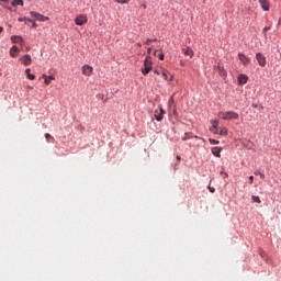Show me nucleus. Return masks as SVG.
Returning <instances> with one entry per match:
<instances>
[{"mask_svg": "<svg viewBox=\"0 0 281 281\" xmlns=\"http://www.w3.org/2000/svg\"><path fill=\"white\" fill-rule=\"evenodd\" d=\"M137 47H142V43H138V44H137Z\"/></svg>", "mask_w": 281, "mask_h": 281, "instance_id": "nucleus-43", "label": "nucleus"}, {"mask_svg": "<svg viewBox=\"0 0 281 281\" xmlns=\"http://www.w3.org/2000/svg\"><path fill=\"white\" fill-rule=\"evenodd\" d=\"M249 80V77L247 75H239L238 76V85H247V81Z\"/></svg>", "mask_w": 281, "mask_h": 281, "instance_id": "nucleus-11", "label": "nucleus"}, {"mask_svg": "<svg viewBox=\"0 0 281 281\" xmlns=\"http://www.w3.org/2000/svg\"><path fill=\"white\" fill-rule=\"evenodd\" d=\"M238 58H239V60H240V63L245 66V67H247V65H249V63H251V59L249 58V57H247L245 54H243V53H239L238 54Z\"/></svg>", "mask_w": 281, "mask_h": 281, "instance_id": "nucleus-6", "label": "nucleus"}, {"mask_svg": "<svg viewBox=\"0 0 281 281\" xmlns=\"http://www.w3.org/2000/svg\"><path fill=\"white\" fill-rule=\"evenodd\" d=\"M31 71H32V69H30V68H27L25 70L26 77H27L29 80H35L36 76L32 75Z\"/></svg>", "mask_w": 281, "mask_h": 281, "instance_id": "nucleus-20", "label": "nucleus"}, {"mask_svg": "<svg viewBox=\"0 0 281 281\" xmlns=\"http://www.w3.org/2000/svg\"><path fill=\"white\" fill-rule=\"evenodd\" d=\"M255 175L258 177V175L260 176V175H262V172H260V171H255Z\"/></svg>", "mask_w": 281, "mask_h": 281, "instance_id": "nucleus-37", "label": "nucleus"}, {"mask_svg": "<svg viewBox=\"0 0 281 281\" xmlns=\"http://www.w3.org/2000/svg\"><path fill=\"white\" fill-rule=\"evenodd\" d=\"M33 21H32V19H27L26 18V20H25V24L27 25L29 23H32Z\"/></svg>", "mask_w": 281, "mask_h": 281, "instance_id": "nucleus-34", "label": "nucleus"}, {"mask_svg": "<svg viewBox=\"0 0 281 281\" xmlns=\"http://www.w3.org/2000/svg\"><path fill=\"white\" fill-rule=\"evenodd\" d=\"M222 150H223V148H221V147H213L211 149V153L214 155V157L221 158Z\"/></svg>", "mask_w": 281, "mask_h": 281, "instance_id": "nucleus-13", "label": "nucleus"}, {"mask_svg": "<svg viewBox=\"0 0 281 281\" xmlns=\"http://www.w3.org/2000/svg\"><path fill=\"white\" fill-rule=\"evenodd\" d=\"M0 76H1V72H0Z\"/></svg>", "mask_w": 281, "mask_h": 281, "instance_id": "nucleus-48", "label": "nucleus"}, {"mask_svg": "<svg viewBox=\"0 0 281 281\" xmlns=\"http://www.w3.org/2000/svg\"><path fill=\"white\" fill-rule=\"evenodd\" d=\"M225 177H227V173H224Z\"/></svg>", "mask_w": 281, "mask_h": 281, "instance_id": "nucleus-46", "label": "nucleus"}, {"mask_svg": "<svg viewBox=\"0 0 281 281\" xmlns=\"http://www.w3.org/2000/svg\"><path fill=\"white\" fill-rule=\"evenodd\" d=\"M12 5L13 8H16V5H23V0H13Z\"/></svg>", "mask_w": 281, "mask_h": 281, "instance_id": "nucleus-21", "label": "nucleus"}, {"mask_svg": "<svg viewBox=\"0 0 281 281\" xmlns=\"http://www.w3.org/2000/svg\"><path fill=\"white\" fill-rule=\"evenodd\" d=\"M182 52H183L184 56H189L190 58H192V56H194V52L190 47L182 48Z\"/></svg>", "mask_w": 281, "mask_h": 281, "instance_id": "nucleus-16", "label": "nucleus"}, {"mask_svg": "<svg viewBox=\"0 0 281 281\" xmlns=\"http://www.w3.org/2000/svg\"><path fill=\"white\" fill-rule=\"evenodd\" d=\"M209 190H210V192H212V194H214L216 192V189L214 187L209 186Z\"/></svg>", "mask_w": 281, "mask_h": 281, "instance_id": "nucleus-28", "label": "nucleus"}, {"mask_svg": "<svg viewBox=\"0 0 281 281\" xmlns=\"http://www.w3.org/2000/svg\"><path fill=\"white\" fill-rule=\"evenodd\" d=\"M256 60L260 67H265L267 65V57H265L262 53L256 54Z\"/></svg>", "mask_w": 281, "mask_h": 281, "instance_id": "nucleus-5", "label": "nucleus"}, {"mask_svg": "<svg viewBox=\"0 0 281 281\" xmlns=\"http://www.w3.org/2000/svg\"><path fill=\"white\" fill-rule=\"evenodd\" d=\"M153 71V57L147 56L144 60V68L142 69L143 76H148Z\"/></svg>", "mask_w": 281, "mask_h": 281, "instance_id": "nucleus-1", "label": "nucleus"}, {"mask_svg": "<svg viewBox=\"0 0 281 281\" xmlns=\"http://www.w3.org/2000/svg\"><path fill=\"white\" fill-rule=\"evenodd\" d=\"M1 32H3V27L0 26V34H1Z\"/></svg>", "mask_w": 281, "mask_h": 281, "instance_id": "nucleus-42", "label": "nucleus"}, {"mask_svg": "<svg viewBox=\"0 0 281 281\" xmlns=\"http://www.w3.org/2000/svg\"><path fill=\"white\" fill-rule=\"evenodd\" d=\"M42 78H44L45 85H50L52 80H56L54 76H47V75H43Z\"/></svg>", "mask_w": 281, "mask_h": 281, "instance_id": "nucleus-18", "label": "nucleus"}, {"mask_svg": "<svg viewBox=\"0 0 281 281\" xmlns=\"http://www.w3.org/2000/svg\"><path fill=\"white\" fill-rule=\"evenodd\" d=\"M260 179H265V173H259Z\"/></svg>", "mask_w": 281, "mask_h": 281, "instance_id": "nucleus-38", "label": "nucleus"}, {"mask_svg": "<svg viewBox=\"0 0 281 281\" xmlns=\"http://www.w3.org/2000/svg\"><path fill=\"white\" fill-rule=\"evenodd\" d=\"M144 10H146V4H143Z\"/></svg>", "mask_w": 281, "mask_h": 281, "instance_id": "nucleus-44", "label": "nucleus"}, {"mask_svg": "<svg viewBox=\"0 0 281 281\" xmlns=\"http://www.w3.org/2000/svg\"><path fill=\"white\" fill-rule=\"evenodd\" d=\"M30 14L31 16H33V19H36V21H41V22L49 21V16H45L38 12L31 11Z\"/></svg>", "mask_w": 281, "mask_h": 281, "instance_id": "nucleus-4", "label": "nucleus"}, {"mask_svg": "<svg viewBox=\"0 0 281 281\" xmlns=\"http://www.w3.org/2000/svg\"><path fill=\"white\" fill-rule=\"evenodd\" d=\"M18 21H19L20 23H23V21H24V23H25V21H27V18H19Z\"/></svg>", "mask_w": 281, "mask_h": 281, "instance_id": "nucleus-30", "label": "nucleus"}, {"mask_svg": "<svg viewBox=\"0 0 281 281\" xmlns=\"http://www.w3.org/2000/svg\"><path fill=\"white\" fill-rule=\"evenodd\" d=\"M155 74H157L159 76V74H161V71L159 70H155Z\"/></svg>", "mask_w": 281, "mask_h": 281, "instance_id": "nucleus-40", "label": "nucleus"}, {"mask_svg": "<svg viewBox=\"0 0 281 281\" xmlns=\"http://www.w3.org/2000/svg\"><path fill=\"white\" fill-rule=\"evenodd\" d=\"M259 3L265 12H269V2L267 0H259Z\"/></svg>", "mask_w": 281, "mask_h": 281, "instance_id": "nucleus-17", "label": "nucleus"}, {"mask_svg": "<svg viewBox=\"0 0 281 281\" xmlns=\"http://www.w3.org/2000/svg\"><path fill=\"white\" fill-rule=\"evenodd\" d=\"M209 142H210V144H212L213 146H216V145L221 144L220 140H216V139H214V138H210Z\"/></svg>", "mask_w": 281, "mask_h": 281, "instance_id": "nucleus-23", "label": "nucleus"}, {"mask_svg": "<svg viewBox=\"0 0 281 281\" xmlns=\"http://www.w3.org/2000/svg\"><path fill=\"white\" fill-rule=\"evenodd\" d=\"M218 117L220 120H238L239 115L234 111H228V112H220Z\"/></svg>", "mask_w": 281, "mask_h": 281, "instance_id": "nucleus-2", "label": "nucleus"}, {"mask_svg": "<svg viewBox=\"0 0 281 281\" xmlns=\"http://www.w3.org/2000/svg\"><path fill=\"white\" fill-rule=\"evenodd\" d=\"M251 199H252L254 203H261L260 196H258V195H252Z\"/></svg>", "mask_w": 281, "mask_h": 281, "instance_id": "nucleus-24", "label": "nucleus"}, {"mask_svg": "<svg viewBox=\"0 0 281 281\" xmlns=\"http://www.w3.org/2000/svg\"><path fill=\"white\" fill-rule=\"evenodd\" d=\"M11 42L18 43L19 45H21V44H23V37H21L19 35H13V36H11Z\"/></svg>", "mask_w": 281, "mask_h": 281, "instance_id": "nucleus-15", "label": "nucleus"}, {"mask_svg": "<svg viewBox=\"0 0 281 281\" xmlns=\"http://www.w3.org/2000/svg\"><path fill=\"white\" fill-rule=\"evenodd\" d=\"M161 77L164 78V80H168V71L164 70L161 72Z\"/></svg>", "mask_w": 281, "mask_h": 281, "instance_id": "nucleus-26", "label": "nucleus"}, {"mask_svg": "<svg viewBox=\"0 0 281 281\" xmlns=\"http://www.w3.org/2000/svg\"><path fill=\"white\" fill-rule=\"evenodd\" d=\"M29 89H34V87H29Z\"/></svg>", "mask_w": 281, "mask_h": 281, "instance_id": "nucleus-45", "label": "nucleus"}, {"mask_svg": "<svg viewBox=\"0 0 281 281\" xmlns=\"http://www.w3.org/2000/svg\"><path fill=\"white\" fill-rule=\"evenodd\" d=\"M8 3H9V0H0V5L5 7L8 5Z\"/></svg>", "mask_w": 281, "mask_h": 281, "instance_id": "nucleus-27", "label": "nucleus"}, {"mask_svg": "<svg viewBox=\"0 0 281 281\" xmlns=\"http://www.w3.org/2000/svg\"><path fill=\"white\" fill-rule=\"evenodd\" d=\"M154 56H159L158 50H155Z\"/></svg>", "mask_w": 281, "mask_h": 281, "instance_id": "nucleus-39", "label": "nucleus"}, {"mask_svg": "<svg viewBox=\"0 0 281 281\" xmlns=\"http://www.w3.org/2000/svg\"><path fill=\"white\" fill-rule=\"evenodd\" d=\"M164 115H166V111L164 110V108H160L158 111H155V117L157 122H161L164 120Z\"/></svg>", "mask_w": 281, "mask_h": 281, "instance_id": "nucleus-7", "label": "nucleus"}, {"mask_svg": "<svg viewBox=\"0 0 281 281\" xmlns=\"http://www.w3.org/2000/svg\"><path fill=\"white\" fill-rule=\"evenodd\" d=\"M214 135H222V137H225V135H227V127H218Z\"/></svg>", "mask_w": 281, "mask_h": 281, "instance_id": "nucleus-12", "label": "nucleus"}, {"mask_svg": "<svg viewBox=\"0 0 281 281\" xmlns=\"http://www.w3.org/2000/svg\"><path fill=\"white\" fill-rule=\"evenodd\" d=\"M269 30H271V27H269V26L263 27L265 34H267V32H269Z\"/></svg>", "mask_w": 281, "mask_h": 281, "instance_id": "nucleus-32", "label": "nucleus"}, {"mask_svg": "<svg viewBox=\"0 0 281 281\" xmlns=\"http://www.w3.org/2000/svg\"><path fill=\"white\" fill-rule=\"evenodd\" d=\"M158 58H159V60H164V58H165L164 53L158 54Z\"/></svg>", "mask_w": 281, "mask_h": 281, "instance_id": "nucleus-31", "label": "nucleus"}, {"mask_svg": "<svg viewBox=\"0 0 281 281\" xmlns=\"http://www.w3.org/2000/svg\"><path fill=\"white\" fill-rule=\"evenodd\" d=\"M20 61L22 63V65H24L25 67H30V65H32V56L30 55H24Z\"/></svg>", "mask_w": 281, "mask_h": 281, "instance_id": "nucleus-9", "label": "nucleus"}, {"mask_svg": "<svg viewBox=\"0 0 281 281\" xmlns=\"http://www.w3.org/2000/svg\"><path fill=\"white\" fill-rule=\"evenodd\" d=\"M81 71L83 74V76H91L93 74V67L89 66V65H83L81 68Z\"/></svg>", "mask_w": 281, "mask_h": 281, "instance_id": "nucleus-8", "label": "nucleus"}, {"mask_svg": "<svg viewBox=\"0 0 281 281\" xmlns=\"http://www.w3.org/2000/svg\"><path fill=\"white\" fill-rule=\"evenodd\" d=\"M217 71L223 78L227 77V70H225V67H223V65H217Z\"/></svg>", "mask_w": 281, "mask_h": 281, "instance_id": "nucleus-10", "label": "nucleus"}, {"mask_svg": "<svg viewBox=\"0 0 281 281\" xmlns=\"http://www.w3.org/2000/svg\"><path fill=\"white\" fill-rule=\"evenodd\" d=\"M249 183H254V176L249 177Z\"/></svg>", "mask_w": 281, "mask_h": 281, "instance_id": "nucleus-36", "label": "nucleus"}, {"mask_svg": "<svg viewBox=\"0 0 281 281\" xmlns=\"http://www.w3.org/2000/svg\"><path fill=\"white\" fill-rule=\"evenodd\" d=\"M169 80H172V77H170V79Z\"/></svg>", "mask_w": 281, "mask_h": 281, "instance_id": "nucleus-47", "label": "nucleus"}, {"mask_svg": "<svg viewBox=\"0 0 281 281\" xmlns=\"http://www.w3.org/2000/svg\"><path fill=\"white\" fill-rule=\"evenodd\" d=\"M89 21V18H87V14H79L75 19L76 25H85Z\"/></svg>", "mask_w": 281, "mask_h": 281, "instance_id": "nucleus-3", "label": "nucleus"}, {"mask_svg": "<svg viewBox=\"0 0 281 281\" xmlns=\"http://www.w3.org/2000/svg\"><path fill=\"white\" fill-rule=\"evenodd\" d=\"M157 41V38H147L145 42V45H150L151 43H155Z\"/></svg>", "mask_w": 281, "mask_h": 281, "instance_id": "nucleus-25", "label": "nucleus"}, {"mask_svg": "<svg viewBox=\"0 0 281 281\" xmlns=\"http://www.w3.org/2000/svg\"><path fill=\"white\" fill-rule=\"evenodd\" d=\"M131 0H116V3H128Z\"/></svg>", "mask_w": 281, "mask_h": 281, "instance_id": "nucleus-29", "label": "nucleus"}, {"mask_svg": "<svg viewBox=\"0 0 281 281\" xmlns=\"http://www.w3.org/2000/svg\"><path fill=\"white\" fill-rule=\"evenodd\" d=\"M10 56L12 58H16L19 56V47L12 46L11 49H10Z\"/></svg>", "mask_w": 281, "mask_h": 281, "instance_id": "nucleus-14", "label": "nucleus"}, {"mask_svg": "<svg viewBox=\"0 0 281 281\" xmlns=\"http://www.w3.org/2000/svg\"><path fill=\"white\" fill-rule=\"evenodd\" d=\"M32 27L34 29L38 27V24H36V22H32Z\"/></svg>", "mask_w": 281, "mask_h": 281, "instance_id": "nucleus-35", "label": "nucleus"}, {"mask_svg": "<svg viewBox=\"0 0 281 281\" xmlns=\"http://www.w3.org/2000/svg\"><path fill=\"white\" fill-rule=\"evenodd\" d=\"M45 138H46V140L48 142V144H49V143H54V137L50 136L49 134H45Z\"/></svg>", "mask_w": 281, "mask_h": 281, "instance_id": "nucleus-22", "label": "nucleus"}, {"mask_svg": "<svg viewBox=\"0 0 281 281\" xmlns=\"http://www.w3.org/2000/svg\"><path fill=\"white\" fill-rule=\"evenodd\" d=\"M151 52H153L151 47L147 48V54H148L147 56H150Z\"/></svg>", "mask_w": 281, "mask_h": 281, "instance_id": "nucleus-33", "label": "nucleus"}, {"mask_svg": "<svg viewBox=\"0 0 281 281\" xmlns=\"http://www.w3.org/2000/svg\"><path fill=\"white\" fill-rule=\"evenodd\" d=\"M212 126L210 127L211 133H215V131H218V121H211Z\"/></svg>", "mask_w": 281, "mask_h": 281, "instance_id": "nucleus-19", "label": "nucleus"}, {"mask_svg": "<svg viewBox=\"0 0 281 281\" xmlns=\"http://www.w3.org/2000/svg\"><path fill=\"white\" fill-rule=\"evenodd\" d=\"M177 160H178V161H181V156H177Z\"/></svg>", "mask_w": 281, "mask_h": 281, "instance_id": "nucleus-41", "label": "nucleus"}]
</instances>
